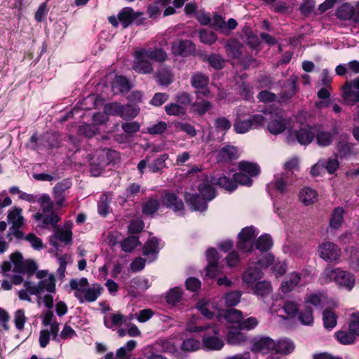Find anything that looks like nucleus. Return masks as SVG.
<instances>
[{
    "instance_id": "7",
    "label": "nucleus",
    "mask_w": 359,
    "mask_h": 359,
    "mask_svg": "<svg viewBox=\"0 0 359 359\" xmlns=\"http://www.w3.org/2000/svg\"><path fill=\"white\" fill-rule=\"evenodd\" d=\"M259 231L253 226H246L239 233L237 248L244 252H250L254 245V240Z\"/></svg>"
},
{
    "instance_id": "56",
    "label": "nucleus",
    "mask_w": 359,
    "mask_h": 359,
    "mask_svg": "<svg viewBox=\"0 0 359 359\" xmlns=\"http://www.w3.org/2000/svg\"><path fill=\"white\" fill-rule=\"evenodd\" d=\"M304 311L299 313V319L304 325H311L313 323V311L309 306H304Z\"/></svg>"
},
{
    "instance_id": "33",
    "label": "nucleus",
    "mask_w": 359,
    "mask_h": 359,
    "mask_svg": "<svg viewBox=\"0 0 359 359\" xmlns=\"http://www.w3.org/2000/svg\"><path fill=\"white\" fill-rule=\"evenodd\" d=\"M294 344L292 341L289 339H281L276 342L274 351L277 353L288 355L294 349Z\"/></svg>"
},
{
    "instance_id": "61",
    "label": "nucleus",
    "mask_w": 359,
    "mask_h": 359,
    "mask_svg": "<svg viewBox=\"0 0 359 359\" xmlns=\"http://www.w3.org/2000/svg\"><path fill=\"white\" fill-rule=\"evenodd\" d=\"M241 297V292L236 290L226 294L224 299L226 306H234L240 302Z\"/></svg>"
},
{
    "instance_id": "46",
    "label": "nucleus",
    "mask_w": 359,
    "mask_h": 359,
    "mask_svg": "<svg viewBox=\"0 0 359 359\" xmlns=\"http://www.w3.org/2000/svg\"><path fill=\"white\" fill-rule=\"evenodd\" d=\"M255 245L262 252L269 250L273 245L271 236L266 233L260 236L256 241Z\"/></svg>"
},
{
    "instance_id": "29",
    "label": "nucleus",
    "mask_w": 359,
    "mask_h": 359,
    "mask_svg": "<svg viewBox=\"0 0 359 359\" xmlns=\"http://www.w3.org/2000/svg\"><path fill=\"white\" fill-rule=\"evenodd\" d=\"M344 210L341 207L335 208L332 212L329 226L332 229H339L344 222Z\"/></svg>"
},
{
    "instance_id": "8",
    "label": "nucleus",
    "mask_w": 359,
    "mask_h": 359,
    "mask_svg": "<svg viewBox=\"0 0 359 359\" xmlns=\"http://www.w3.org/2000/svg\"><path fill=\"white\" fill-rule=\"evenodd\" d=\"M316 126L302 124L299 129L290 130V136L295 138L302 145L309 144L315 137Z\"/></svg>"
},
{
    "instance_id": "4",
    "label": "nucleus",
    "mask_w": 359,
    "mask_h": 359,
    "mask_svg": "<svg viewBox=\"0 0 359 359\" xmlns=\"http://www.w3.org/2000/svg\"><path fill=\"white\" fill-rule=\"evenodd\" d=\"M321 279L327 283L334 281L339 287L348 291L353 288L355 282V277L351 273L340 268H326L321 274Z\"/></svg>"
},
{
    "instance_id": "5",
    "label": "nucleus",
    "mask_w": 359,
    "mask_h": 359,
    "mask_svg": "<svg viewBox=\"0 0 359 359\" xmlns=\"http://www.w3.org/2000/svg\"><path fill=\"white\" fill-rule=\"evenodd\" d=\"M196 309L202 316L208 319H212L216 317L220 319L222 316V309L219 304V300L212 301L203 298L200 299L196 304Z\"/></svg>"
},
{
    "instance_id": "45",
    "label": "nucleus",
    "mask_w": 359,
    "mask_h": 359,
    "mask_svg": "<svg viewBox=\"0 0 359 359\" xmlns=\"http://www.w3.org/2000/svg\"><path fill=\"white\" fill-rule=\"evenodd\" d=\"M334 336L337 340L344 345L353 344L355 341V337L349 330L337 331L335 332Z\"/></svg>"
},
{
    "instance_id": "37",
    "label": "nucleus",
    "mask_w": 359,
    "mask_h": 359,
    "mask_svg": "<svg viewBox=\"0 0 359 359\" xmlns=\"http://www.w3.org/2000/svg\"><path fill=\"white\" fill-rule=\"evenodd\" d=\"M239 171L242 172L250 177H255L260 172L259 167L254 163L248 161H241L238 164Z\"/></svg>"
},
{
    "instance_id": "52",
    "label": "nucleus",
    "mask_w": 359,
    "mask_h": 359,
    "mask_svg": "<svg viewBox=\"0 0 359 359\" xmlns=\"http://www.w3.org/2000/svg\"><path fill=\"white\" fill-rule=\"evenodd\" d=\"M264 115L265 116L262 114H256L248 119L250 123L252 129L259 128L265 124L266 121L269 119V117L268 116L270 115V114L269 112L268 113L264 111Z\"/></svg>"
},
{
    "instance_id": "12",
    "label": "nucleus",
    "mask_w": 359,
    "mask_h": 359,
    "mask_svg": "<svg viewBox=\"0 0 359 359\" xmlns=\"http://www.w3.org/2000/svg\"><path fill=\"white\" fill-rule=\"evenodd\" d=\"M88 280L86 278H81L78 280L72 278L69 281V286L74 291V296L79 300L81 303L84 302H90V288L86 287L79 289V286H88Z\"/></svg>"
},
{
    "instance_id": "31",
    "label": "nucleus",
    "mask_w": 359,
    "mask_h": 359,
    "mask_svg": "<svg viewBox=\"0 0 359 359\" xmlns=\"http://www.w3.org/2000/svg\"><path fill=\"white\" fill-rule=\"evenodd\" d=\"M222 316H224L226 322L231 325V326H236L239 328V324H241V320L243 319L241 311L231 309L224 312L222 311Z\"/></svg>"
},
{
    "instance_id": "13",
    "label": "nucleus",
    "mask_w": 359,
    "mask_h": 359,
    "mask_svg": "<svg viewBox=\"0 0 359 359\" xmlns=\"http://www.w3.org/2000/svg\"><path fill=\"white\" fill-rule=\"evenodd\" d=\"M191 82L192 86L198 89L196 92L198 98L202 97H208L210 96V91L207 88L209 83L208 77L202 74H194L191 76Z\"/></svg>"
},
{
    "instance_id": "35",
    "label": "nucleus",
    "mask_w": 359,
    "mask_h": 359,
    "mask_svg": "<svg viewBox=\"0 0 359 359\" xmlns=\"http://www.w3.org/2000/svg\"><path fill=\"white\" fill-rule=\"evenodd\" d=\"M252 290L255 294L262 297L271 294L273 290L271 283L266 280L257 282Z\"/></svg>"
},
{
    "instance_id": "10",
    "label": "nucleus",
    "mask_w": 359,
    "mask_h": 359,
    "mask_svg": "<svg viewBox=\"0 0 359 359\" xmlns=\"http://www.w3.org/2000/svg\"><path fill=\"white\" fill-rule=\"evenodd\" d=\"M103 112L94 114L93 120L96 124L104 123L109 120V116H119L123 110V104L118 102H109L104 105Z\"/></svg>"
},
{
    "instance_id": "1",
    "label": "nucleus",
    "mask_w": 359,
    "mask_h": 359,
    "mask_svg": "<svg viewBox=\"0 0 359 359\" xmlns=\"http://www.w3.org/2000/svg\"><path fill=\"white\" fill-rule=\"evenodd\" d=\"M215 184L229 191H233L237 188L235 180L229 179L225 175L214 177L209 179L205 177L198 182L197 187L198 193L185 194V200L191 208L195 211L203 212L207 208V201L215 197V191L212 184Z\"/></svg>"
},
{
    "instance_id": "14",
    "label": "nucleus",
    "mask_w": 359,
    "mask_h": 359,
    "mask_svg": "<svg viewBox=\"0 0 359 359\" xmlns=\"http://www.w3.org/2000/svg\"><path fill=\"white\" fill-rule=\"evenodd\" d=\"M337 134V130L333 129L332 131L325 130L319 126H316L315 137L316 143L318 146L325 147L330 146Z\"/></svg>"
},
{
    "instance_id": "48",
    "label": "nucleus",
    "mask_w": 359,
    "mask_h": 359,
    "mask_svg": "<svg viewBox=\"0 0 359 359\" xmlns=\"http://www.w3.org/2000/svg\"><path fill=\"white\" fill-rule=\"evenodd\" d=\"M126 319L123 315L119 313H112L110 318H104V324L109 328H112L114 326H121L126 323Z\"/></svg>"
},
{
    "instance_id": "30",
    "label": "nucleus",
    "mask_w": 359,
    "mask_h": 359,
    "mask_svg": "<svg viewBox=\"0 0 359 359\" xmlns=\"http://www.w3.org/2000/svg\"><path fill=\"white\" fill-rule=\"evenodd\" d=\"M22 210L20 208L14 207L7 216L8 222L12 224V228H20L24 223V217L22 216Z\"/></svg>"
},
{
    "instance_id": "6",
    "label": "nucleus",
    "mask_w": 359,
    "mask_h": 359,
    "mask_svg": "<svg viewBox=\"0 0 359 359\" xmlns=\"http://www.w3.org/2000/svg\"><path fill=\"white\" fill-rule=\"evenodd\" d=\"M318 254L320 258L327 262L339 263L341 255V250L335 243L325 241L319 245Z\"/></svg>"
},
{
    "instance_id": "42",
    "label": "nucleus",
    "mask_w": 359,
    "mask_h": 359,
    "mask_svg": "<svg viewBox=\"0 0 359 359\" xmlns=\"http://www.w3.org/2000/svg\"><path fill=\"white\" fill-rule=\"evenodd\" d=\"M160 353H161L154 344L150 346H147L142 349L143 356L146 359H166Z\"/></svg>"
},
{
    "instance_id": "27",
    "label": "nucleus",
    "mask_w": 359,
    "mask_h": 359,
    "mask_svg": "<svg viewBox=\"0 0 359 359\" xmlns=\"http://www.w3.org/2000/svg\"><path fill=\"white\" fill-rule=\"evenodd\" d=\"M299 197L300 201L305 205L313 204L318 199L317 191L310 187L303 188L299 192Z\"/></svg>"
},
{
    "instance_id": "17",
    "label": "nucleus",
    "mask_w": 359,
    "mask_h": 359,
    "mask_svg": "<svg viewBox=\"0 0 359 359\" xmlns=\"http://www.w3.org/2000/svg\"><path fill=\"white\" fill-rule=\"evenodd\" d=\"M276 342L269 337H262L253 341L251 351L255 353L266 354L274 351Z\"/></svg>"
},
{
    "instance_id": "15",
    "label": "nucleus",
    "mask_w": 359,
    "mask_h": 359,
    "mask_svg": "<svg viewBox=\"0 0 359 359\" xmlns=\"http://www.w3.org/2000/svg\"><path fill=\"white\" fill-rule=\"evenodd\" d=\"M269 122L268 123V130L273 135L282 133L287 128V120L283 118L278 114H273L269 112Z\"/></svg>"
},
{
    "instance_id": "24",
    "label": "nucleus",
    "mask_w": 359,
    "mask_h": 359,
    "mask_svg": "<svg viewBox=\"0 0 359 359\" xmlns=\"http://www.w3.org/2000/svg\"><path fill=\"white\" fill-rule=\"evenodd\" d=\"M238 157V150L233 146L224 147L216 152V158L219 162L232 161Z\"/></svg>"
},
{
    "instance_id": "11",
    "label": "nucleus",
    "mask_w": 359,
    "mask_h": 359,
    "mask_svg": "<svg viewBox=\"0 0 359 359\" xmlns=\"http://www.w3.org/2000/svg\"><path fill=\"white\" fill-rule=\"evenodd\" d=\"M342 90V97L346 104L353 105L359 102V78L346 81Z\"/></svg>"
},
{
    "instance_id": "62",
    "label": "nucleus",
    "mask_w": 359,
    "mask_h": 359,
    "mask_svg": "<svg viewBox=\"0 0 359 359\" xmlns=\"http://www.w3.org/2000/svg\"><path fill=\"white\" fill-rule=\"evenodd\" d=\"M287 270V264L285 261L277 260L271 267L272 273L278 278L283 276Z\"/></svg>"
},
{
    "instance_id": "9",
    "label": "nucleus",
    "mask_w": 359,
    "mask_h": 359,
    "mask_svg": "<svg viewBox=\"0 0 359 359\" xmlns=\"http://www.w3.org/2000/svg\"><path fill=\"white\" fill-rule=\"evenodd\" d=\"M306 274V271H302L301 273L297 272L289 273L282 281L279 288L280 291L283 294H287L292 292L301 283L305 285L308 282L305 280Z\"/></svg>"
},
{
    "instance_id": "16",
    "label": "nucleus",
    "mask_w": 359,
    "mask_h": 359,
    "mask_svg": "<svg viewBox=\"0 0 359 359\" xmlns=\"http://www.w3.org/2000/svg\"><path fill=\"white\" fill-rule=\"evenodd\" d=\"M162 203L167 208H171L179 215L183 214L184 203L175 194L165 193L162 197Z\"/></svg>"
},
{
    "instance_id": "64",
    "label": "nucleus",
    "mask_w": 359,
    "mask_h": 359,
    "mask_svg": "<svg viewBox=\"0 0 359 359\" xmlns=\"http://www.w3.org/2000/svg\"><path fill=\"white\" fill-rule=\"evenodd\" d=\"M348 330L353 336L359 337V312L352 314V318L348 325Z\"/></svg>"
},
{
    "instance_id": "41",
    "label": "nucleus",
    "mask_w": 359,
    "mask_h": 359,
    "mask_svg": "<svg viewBox=\"0 0 359 359\" xmlns=\"http://www.w3.org/2000/svg\"><path fill=\"white\" fill-rule=\"evenodd\" d=\"M323 325L325 329L332 330L337 325V316L331 309H326L323 313Z\"/></svg>"
},
{
    "instance_id": "34",
    "label": "nucleus",
    "mask_w": 359,
    "mask_h": 359,
    "mask_svg": "<svg viewBox=\"0 0 359 359\" xmlns=\"http://www.w3.org/2000/svg\"><path fill=\"white\" fill-rule=\"evenodd\" d=\"M287 184L284 180L283 176H276L274 181L267 185V190L270 195L276 190L280 193H284L287 191Z\"/></svg>"
},
{
    "instance_id": "22",
    "label": "nucleus",
    "mask_w": 359,
    "mask_h": 359,
    "mask_svg": "<svg viewBox=\"0 0 359 359\" xmlns=\"http://www.w3.org/2000/svg\"><path fill=\"white\" fill-rule=\"evenodd\" d=\"M162 353H169L172 354L175 358H178L179 352L177 351V345L175 338L166 339H159L155 342Z\"/></svg>"
},
{
    "instance_id": "25",
    "label": "nucleus",
    "mask_w": 359,
    "mask_h": 359,
    "mask_svg": "<svg viewBox=\"0 0 359 359\" xmlns=\"http://www.w3.org/2000/svg\"><path fill=\"white\" fill-rule=\"evenodd\" d=\"M262 276L263 273L259 269L250 266L243 275V280L249 286H252Z\"/></svg>"
},
{
    "instance_id": "47",
    "label": "nucleus",
    "mask_w": 359,
    "mask_h": 359,
    "mask_svg": "<svg viewBox=\"0 0 359 359\" xmlns=\"http://www.w3.org/2000/svg\"><path fill=\"white\" fill-rule=\"evenodd\" d=\"M111 201L110 194H102L97 204V210L100 215L105 216L109 212V203Z\"/></svg>"
},
{
    "instance_id": "44",
    "label": "nucleus",
    "mask_w": 359,
    "mask_h": 359,
    "mask_svg": "<svg viewBox=\"0 0 359 359\" xmlns=\"http://www.w3.org/2000/svg\"><path fill=\"white\" fill-rule=\"evenodd\" d=\"M160 203L158 199L151 198L142 204V212L146 215H153L158 209Z\"/></svg>"
},
{
    "instance_id": "38",
    "label": "nucleus",
    "mask_w": 359,
    "mask_h": 359,
    "mask_svg": "<svg viewBox=\"0 0 359 359\" xmlns=\"http://www.w3.org/2000/svg\"><path fill=\"white\" fill-rule=\"evenodd\" d=\"M37 285L39 288L40 293H43L45 290L50 293L55 292V277L53 274H50L48 279L41 280L38 282Z\"/></svg>"
},
{
    "instance_id": "19",
    "label": "nucleus",
    "mask_w": 359,
    "mask_h": 359,
    "mask_svg": "<svg viewBox=\"0 0 359 359\" xmlns=\"http://www.w3.org/2000/svg\"><path fill=\"white\" fill-rule=\"evenodd\" d=\"M143 16L142 12H135L130 7L123 8L118 13V20L124 28Z\"/></svg>"
},
{
    "instance_id": "49",
    "label": "nucleus",
    "mask_w": 359,
    "mask_h": 359,
    "mask_svg": "<svg viewBox=\"0 0 359 359\" xmlns=\"http://www.w3.org/2000/svg\"><path fill=\"white\" fill-rule=\"evenodd\" d=\"M182 289L179 287H175L168 291L166 296V300L168 304H175L182 299Z\"/></svg>"
},
{
    "instance_id": "36",
    "label": "nucleus",
    "mask_w": 359,
    "mask_h": 359,
    "mask_svg": "<svg viewBox=\"0 0 359 359\" xmlns=\"http://www.w3.org/2000/svg\"><path fill=\"white\" fill-rule=\"evenodd\" d=\"M156 81L160 85L168 86L173 81V74L170 69L161 67L156 74Z\"/></svg>"
},
{
    "instance_id": "60",
    "label": "nucleus",
    "mask_w": 359,
    "mask_h": 359,
    "mask_svg": "<svg viewBox=\"0 0 359 359\" xmlns=\"http://www.w3.org/2000/svg\"><path fill=\"white\" fill-rule=\"evenodd\" d=\"M324 165L327 172L330 175H333L339 168V161L335 157H329L324 158Z\"/></svg>"
},
{
    "instance_id": "54",
    "label": "nucleus",
    "mask_w": 359,
    "mask_h": 359,
    "mask_svg": "<svg viewBox=\"0 0 359 359\" xmlns=\"http://www.w3.org/2000/svg\"><path fill=\"white\" fill-rule=\"evenodd\" d=\"M210 25L215 29L219 30L220 32L224 34H228L226 23L225 22L224 19L221 16L215 15L211 18V22Z\"/></svg>"
},
{
    "instance_id": "3",
    "label": "nucleus",
    "mask_w": 359,
    "mask_h": 359,
    "mask_svg": "<svg viewBox=\"0 0 359 359\" xmlns=\"http://www.w3.org/2000/svg\"><path fill=\"white\" fill-rule=\"evenodd\" d=\"M198 317L193 316L187 324V330L190 332L203 333L202 347L209 351H219L224 342L220 335V329L217 325L209 324L206 326L197 325Z\"/></svg>"
},
{
    "instance_id": "40",
    "label": "nucleus",
    "mask_w": 359,
    "mask_h": 359,
    "mask_svg": "<svg viewBox=\"0 0 359 359\" xmlns=\"http://www.w3.org/2000/svg\"><path fill=\"white\" fill-rule=\"evenodd\" d=\"M202 343L194 337H189L183 340L181 349L184 351L193 352L201 349Z\"/></svg>"
},
{
    "instance_id": "63",
    "label": "nucleus",
    "mask_w": 359,
    "mask_h": 359,
    "mask_svg": "<svg viewBox=\"0 0 359 359\" xmlns=\"http://www.w3.org/2000/svg\"><path fill=\"white\" fill-rule=\"evenodd\" d=\"M72 183L70 179H65L55 185L53 187V194L60 196V194H63L66 190L69 189L72 187Z\"/></svg>"
},
{
    "instance_id": "51",
    "label": "nucleus",
    "mask_w": 359,
    "mask_h": 359,
    "mask_svg": "<svg viewBox=\"0 0 359 359\" xmlns=\"http://www.w3.org/2000/svg\"><path fill=\"white\" fill-rule=\"evenodd\" d=\"M168 158V155L164 154L155 159L149 165V169L151 172H157L165 167V161Z\"/></svg>"
},
{
    "instance_id": "43",
    "label": "nucleus",
    "mask_w": 359,
    "mask_h": 359,
    "mask_svg": "<svg viewBox=\"0 0 359 359\" xmlns=\"http://www.w3.org/2000/svg\"><path fill=\"white\" fill-rule=\"evenodd\" d=\"M43 138L46 142L45 145L47 146L48 149H51L60 147L61 141L59 133H46Z\"/></svg>"
},
{
    "instance_id": "57",
    "label": "nucleus",
    "mask_w": 359,
    "mask_h": 359,
    "mask_svg": "<svg viewBox=\"0 0 359 359\" xmlns=\"http://www.w3.org/2000/svg\"><path fill=\"white\" fill-rule=\"evenodd\" d=\"M274 262V256L271 253H268L261 255L257 261L256 262H252V264H256L262 269H266L272 264H273Z\"/></svg>"
},
{
    "instance_id": "28",
    "label": "nucleus",
    "mask_w": 359,
    "mask_h": 359,
    "mask_svg": "<svg viewBox=\"0 0 359 359\" xmlns=\"http://www.w3.org/2000/svg\"><path fill=\"white\" fill-rule=\"evenodd\" d=\"M337 149L340 158L356 156L359 154V149L355 147L354 144L350 142H339L337 145Z\"/></svg>"
},
{
    "instance_id": "58",
    "label": "nucleus",
    "mask_w": 359,
    "mask_h": 359,
    "mask_svg": "<svg viewBox=\"0 0 359 359\" xmlns=\"http://www.w3.org/2000/svg\"><path fill=\"white\" fill-rule=\"evenodd\" d=\"M138 245V237L137 236H130L122 242L121 248L125 252H131Z\"/></svg>"
},
{
    "instance_id": "55",
    "label": "nucleus",
    "mask_w": 359,
    "mask_h": 359,
    "mask_svg": "<svg viewBox=\"0 0 359 359\" xmlns=\"http://www.w3.org/2000/svg\"><path fill=\"white\" fill-rule=\"evenodd\" d=\"M153 311L150 309H143L140 311L139 313L137 314H132L130 313L128 318L129 320H132L135 318L138 320L140 323H145L148 321L152 316H153Z\"/></svg>"
},
{
    "instance_id": "21",
    "label": "nucleus",
    "mask_w": 359,
    "mask_h": 359,
    "mask_svg": "<svg viewBox=\"0 0 359 359\" xmlns=\"http://www.w3.org/2000/svg\"><path fill=\"white\" fill-rule=\"evenodd\" d=\"M241 330L236 326L229 327V331L226 333V341L229 344L241 345L247 341L248 337Z\"/></svg>"
},
{
    "instance_id": "32",
    "label": "nucleus",
    "mask_w": 359,
    "mask_h": 359,
    "mask_svg": "<svg viewBox=\"0 0 359 359\" xmlns=\"http://www.w3.org/2000/svg\"><path fill=\"white\" fill-rule=\"evenodd\" d=\"M111 88L115 94L128 92L131 86L123 76H116L111 83Z\"/></svg>"
},
{
    "instance_id": "23",
    "label": "nucleus",
    "mask_w": 359,
    "mask_h": 359,
    "mask_svg": "<svg viewBox=\"0 0 359 359\" xmlns=\"http://www.w3.org/2000/svg\"><path fill=\"white\" fill-rule=\"evenodd\" d=\"M337 16L341 20L352 18L355 22H359V12L355 13L353 7L349 4H344L336 11Z\"/></svg>"
},
{
    "instance_id": "39",
    "label": "nucleus",
    "mask_w": 359,
    "mask_h": 359,
    "mask_svg": "<svg viewBox=\"0 0 359 359\" xmlns=\"http://www.w3.org/2000/svg\"><path fill=\"white\" fill-rule=\"evenodd\" d=\"M326 297L321 293H309L306 295L304 300V306H309L312 304L314 306H320L324 304Z\"/></svg>"
},
{
    "instance_id": "50",
    "label": "nucleus",
    "mask_w": 359,
    "mask_h": 359,
    "mask_svg": "<svg viewBox=\"0 0 359 359\" xmlns=\"http://www.w3.org/2000/svg\"><path fill=\"white\" fill-rule=\"evenodd\" d=\"M283 309L285 313L287 315V318L283 316H278V318L283 320L294 317L298 311L297 304L294 302L292 301H286L284 303Z\"/></svg>"
},
{
    "instance_id": "53",
    "label": "nucleus",
    "mask_w": 359,
    "mask_h": 359,
    "mask_svg": "<svg viewBox=\"0 0 359 359\" xmlns=\"http://www.w3.org/2000/svg\"><path fill=\"white\" fill-rule=\"evenodd\" d=\"M165 112L169 116H183L186 113V109L177 103H170L165 107Z\"/></svg>"
},
{
    "instance_id": "18",
    "label": "nucleus",
    "mask_w": 359,
    "mask_h": 359,
    "mask_svg": "<svg viewBox=\"0 0 359 359\" xmlns=\"http://www.w3.org/2000/svg\"><path fill=\"white\" fill-rule=\"evenodd\" d=\"M193 43L189 40H177L172 44V52L175 55L187 56L194 53Z\"/></svg>"
},
{
    "instance_id": "26",
    "label": "nucleus",
    "mask_w": 359,
    "mask_h": 359,
    "mask_svg": "<svg viewBox=\"0 0 359 359\" xmlns=\"http://www.w3.org/2000/svg\"><path fill=\"white\" fill-rule=\"evenodd\" d=\"M52 237L53 238L50 240V244L55 248H57L58 243L56 241H54L53 238L67 245L72 242V232L71 230L65 231L57 229Z\"/></svg>"
},
{
    "instance_id": "2",
    "label": "nucleus",
    "mask_w": 359,
    "mask_h": 359,
    "mask_svg": "<svg viewBox=\"0 0 359 359\" xmlns=\"http://www.w3.org/2000/svg\"><path fill=\"white\" fill-rule=\"evenodd\" d=\"M133 69L139 74H148L154 71L153 60L162 63L168 59V53L161 48H140L134 51Z\"/></svg>"
},
{
    "instance_id": "59",
    "label": "nucleus",
    "mask_w": 359,
    "mask_h": 359,
    "mask_svg": "<svg viewBox=\"0 0 359 359\" xmlns=\"http://www.w3.org/2000/svg\"><path fill=\"white\" fill-rule=\"evenodd\" d=\"M37 270V264L33 259L25 260L22 266L21 267L22 271H18L19 273H27L29 276H33Z\"/></svg>"
},
{
    "instance_id": "20",
    "label": "nucleus",
    "mask_w": 359,
    "mask_h": 359,
    "mask_svg": "<svg viewBox=\"0 0 359 359\" xmlns=\"http://www.w3.org/2000/svg\"><path fill=\"white\" fill-rule=\"evenodd\" d=\"M162 247L161 241L155 237L149 238L145 243L143 248V254L153 261L156 259L160 248Z\"/></svg>"
}]
</instances>
